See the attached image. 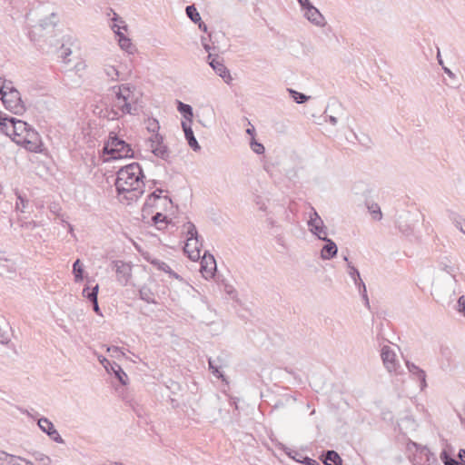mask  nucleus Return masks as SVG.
Returning <instances> with one entry per match:
<instances>
[{
    "instance_id": "8fccbe9b",
    "label": "nucleus",
    "mask_w": 465,
    "mask_h": 465,
    "mask_svg": "<svg viewBox=\"0 0 465 465\" xmlns=\"http://www.w3.org/2000/svg\"><path fill=\"white\" fill-rule=\"evenodd\" d=\"M155 202L148 201V197L145 200V203H143L142 212L143 213H150L152 212V209L154 206Z\"/></svg>"
},
{
    "instance_id": "39448f33",
    "label": "nucleus",
    "mask_w": 465,
    "mask_h": 465,
    "mask_svg": "<svg viewBox=\"0 0 465 465\" xmlns=\"http://www.w3.org/2000/svg\"><path fill=\"white\" fill-rule=\"evenodd\" d=\"M183 226L186 227V243L183 246V252L191 261H197L200 258L203 246L202 241H200L201 236L192 222H187Z\"/></svg>"
},
{
    "instance_id": "13d9d810",
    "label": "nucleus",
    "mask_w": 465,
    "mask_h": 465,
    "mask_svg": "<svg viewBox=\"0 0 465 465\" xmlns=\"http://www.w3.org/2000/svg\"><path fill=\"white\" fill-rule=\"evenodd\" d=\"M302 463L306 465H320V463L317 460L311 459L309 457L303 458Z\"/></svg>"
},
{
    "instance_id": "473e14b6",
    "label": "nucleus",
    "mask_w": 465,
    "mask_h": 465,
    "mask_svg": "<svg viewBox=\"0 0 465 465\" xmlns=\"http://www.w3.org/2000/svg\"><path fill=\"white\" fill-rule=\"evenodd\" d=\"M144 259L159 271L166 272L168 270H170V266L166 262L157 258L152 257L149 254L144 256Z\"/></svg>"
},
{
    "instance_id": "f03ea898",
    "label": "nucleus",
    "mask_w": 465,
    "mask_h": 465,
    "mask_svg": "<svg viewBox=\"0 0 465 465\" xmlns=\"http://www.w3.org/2000/svg\"><path fill=\"white\" fill-rule=\"evenodd\" d=\"M115 94V102L111 107H105L100 111V117L109 121L117 120L120 116L119 112L123 114H135L136 108L132 106L133 91L129 84H120L113 87Z\"/></svg>"
},
{
    "instance_id": "3c124183",
    "label": "nucleus",
    "mask_w": 465,
    "mask_h": 465,
    "mask_svg": "<svg viewBox=\"0 0 465 465\" xmlns=\"http://www.w3.org/2000/svg\"><path fill=\"white\" fill-rule=\"evenodd\" d=\"M457 310L465 315V296L461 295L459 297L457 302Z\"/></svg>"
},
{
    "instance_id": "774afa93",
    "label": "nucleus",
    "mask_w": 465,
    "mask_h": 465,
    "mask_svg": "<svg viewBox=\"0 0 465 465\" xmlns=\"http://www.w3.org/2000/svg\"><path fill=\"white\" fill-rule=\"evenodd\" d=\"M458 456H459V458H460L463 462H465V450H464V449H460V450Z\"/></svg>"
},
{
    "instance_id": "4c0bfd02",
    "label": "nucleus",
    "mask_w": 465,
    "mask_h": 465,
    "mask_svg": "<svg viewBox=\"0 0 465 465\" xmlns=\"http://www.w3.org/2000/svg\"><path fill=\"white\" fill-rule=\"evenodd\" d=\"M440 458L442 460V462L444 463V465H462L461 463L457 461L455 459L451 458L446 449H444L441 451Z\"/></svg>"
},
{
    "instance_id": "7ed1b4c3",
    "label": "nucleus",
    "mask_w": 465,
    "mask_h": 465,
    "mask_svg": "<svg viewBox=\"0 0 465 465\" xmlns=\"http://www.w3.org/2000/svg\"><path fill=\"white\" fill-rule=\"evenodd\" d=\"M103 150L104 153L109 155V160L135 158L132 145L114 131L109 133Z\"/></svg>"
},
{
    "instance_id": "c756f323",
    "label": "nucleus",
    "mask_w": 465,
    "mask_h": 465,
    "mask_svg": "<svg viewBox=\"0 0 465 465\" xmlns=\"http://www.w3.org/2000/svg\"><path fill=\"white\" fill-rule=\"evenodd\" d=\"M449 218L455 225V227L461 232L464 233L465 230V219L454 211H449Z\"/></svg>"
},
{
    "instance_id": "69168bd1",
    "label": "nucleus",
    "mask_w": 465,
    "mask_h": 465,
    "mask_svg": "<svg viewBox=\"0 0 465 465\" xmlns=\"http://www.w3.org/2000/svg\"><path fill=\"white\" fill-rule=\"evenodd\" d=\"M327 122H329L331 124L335 125L337 124V118L333 115H326Z\"/></svg>"
},
{
    "instance_id": "c03bdc74",
    "label": "nucleus",
    "mask_w": 465,
    "mask_h": 465,
    "mask_svg": "<svg viewBox=\"0 0 465 465\" xmlns=\"http://www.w3.org/2000/svg\"><path fill=\"white\" fill-rule=\"evenodd\" d=\"M99 361L103 365V367L105 369V371L110 372L111 368L116 363L115 361H109L104 356L99 357Z\"/></svg>"
},
{
    "instance_id": "b1692460",
    "label": "nucleus",
    "mask_w": 465,
    "mask_h": 465,
    "mask_svg": "<svg viewBox=\"0 0 465 465\" xmlns=\"http://www.w3.org/2000/svg\"><path fill=\"white\" fill-rule=\"evenodd\" d=\"M160 223H163L165 226L175 227V223L172 221V219H169L168 216L163 213L158 212L152 216L151 224L154 225L157 230L163 231V227H160Z\"/></svg>"
},
{
    "instance_id": "bf43d9fd",
    "label": "nucleus",
    "mask_w": 465,
    "mask_h": 465,
    "mask_svg": "<svg viewBox=\"0 0 465 465\" xmlns=\"http://www.w3.org/2000/svg\"><path fill=\"white\" fill-rule=\"evenodd\" d=\"M166 273L171 278H174V279L179 280V281H183V277L181 275H179L178 273H176L174 271H173L171 268H170V270H168L166 272Z\"/></svg>"
},
{
    "instance_id": "de8ad7c7",
    "label": "nucleus",
    "mask_w": 465,
    "mask_h": 465,
    "mask_svg": "<svg viewBox=\"0 0 465 465\" xmlns=\"http://www.w3.org/2000/svg\"><path fill=\"white\" fill-rule=\"evenodd\" d=\"M163 192V190L159 189V188L154 190L153 193H151L148 195V201L156 202L157 200H159L162 197Z\"/></svg>"
},
{
    "instance_id": "1a4fd4ad",
    "label": "nucleus",
    "mask_w": 465,
    "mask_h": 465,
    "mask_svg": "<svg viewBox=\"0 0 465 465\" xmlns=\"http://www.w3.org/2000/svg\"><path fill=\"white\" fill-rule=\"evenodd\" d=\"M112 29L117 37L120 47L128 53H133L134 45L131 42V39L127 37L123 32H121L122 29L126 31L127 25H125L124 21H123L122 18L115 13Z\"/></svg>"
},
{
    "instance_id": "a211bd4d",
    "label": "nucleus",
    "mask_w": 465,
    "mask_h": 465,
    "mask_svg": "<svg viewBox=\"0 0 465 465\" xmlns=\"http://www.w3.org/2000/svg\"><path fill=\"white\" fill-rule=\"evenodd\" d=\"M302 11L304 12V17L314 25L322 27L326 25L324 16L312 4Z\"/></svg>"
},
{
    "instance_id": "2f4dec72",
    "label": "nucleus",
    "mask_w": 465,
    "mask_h": 465,
    "mask_svg": "<svg viewBox=\"0 0 465 465\" xmlns=\"http://www.w3.org/2000/svg\"><path fill=\"white\" fill-rule=\"evenodd\" d=\"M98 292H99V284L96 283L93 287H90L88 285L84 286V288L83 289L82 294L89 302H92L93 300L98 298Z\"/></svg>"
},
{
    "instance_id": "58836bf2",
    "label": "nucleus",
    "mask_w": 465,
    "mask_h": 465,
    "mask_svg": "<svg viewBox=\"0 0 465 465\" xmlns=\"http://www.w3.org/2000/svg\"><path fill=\"white\" fill-rule=\"evenodd\" d=\"M32 456L36 461L40 462L42 465H51L52 463V460L50 459V457L42 452L34 451L32 453Z\"/></svg>"
},
{
    "instance_id": "dca6fc26",
    "label": "nucleus",
    "mask_w": 465,
    "mask_h": 465,
    "mask_svg": "<svg viewBox=\"0 0 465 465\" xmlns=\"http://www.w3.org/2000/svg\"><path fill=\"white\" fill-rule=\"evenodd\" d=\"M201 272L204 279L209 280L214 277L217 272V264L215 258L213 254L209 253L208 251L204 252V254L201 261Z\"/></svg>"
},
{
    "instance_id": "a19ab883",
    "label": "nucleus",
    "mask_w": 465,
    "mask_h": 465,
    "mask_svg": "<svg viewBox=\"0 0 465 465\" xmlns=\"http://www.w3.org/2000/svg\"><path fill=\"white\" fill-rule=\"evenodd\" d=\"M251 149L256 153V154H262L265 152V148L263 144L260 142H258L255 138H252L250 143Z\"/></svg>"
},
{
    "instance_id": "4be33fe9",
    "label": "nucleus",
    "mask_w": 465,
    "mask_h": 465,
    "mask_svg": "<svg viewBox=\"0 0 465 465\" xmlns=\"http://www.w3.org/2000/svg\"><path fill=\"white\" fill-rule=\"evenodd\" d=\"M406 366L411 376L419 381L420 390H423L425 387H427L425 371L409 361H406Z\"/></svg>"
},
{
    "instance_id": "0eeeda50",
    "label": "nucleus",
    "mask_w": 465,
    "mask_h": 465,
    "mask_svg": "<svg viewBox=\"0 0 465 465\" xmlns=\"http://www.w3.org/2000/svg\"><path fill=\"white\" fill-rule=\"evenodd\" d=\"M22 136L23 137L18 142V145L31 153H39L43 152L44 143L41 136L31 125Z\"/></svg>"
},
{
    "instance_id": "f704fd0d",
    "label": "nucleus",
    "mask_w": 465,
    "mask_h": 465,
    "mask_svg": "<svg viewBox=\"0 0 465 465\" xmlns=\"http://www.w3.org/2000/svg\"><path fill=\"white\" fill-rule=\"evenodd\" d=\"M185 13L193 23L196 24L201 22V15L193 5H187L185 7Z\"/></svg>"
},
{
    "instance_id": "49530a36",
    "label": "nucleus",
    "mask_w": 465,
    "mask_h": 465,
    "mask_svg": "<svg viewBox=\"0 0 465 465\" xmlns=\"http://www.w3.org/2000/svg\"><path fill=\"white\" fill-rule=\"evenodd\" d=\"M160 128L159 123L157 120L153 119L152 121L149 120V125L147 126V129L149 132L153 133V134H158V130Z\"/></svg>"
},
{
    "instance_id": "5fc2aeb1",
    "label": "nucleus",
    "mask_w": 465,
    "mask_h": 465,
    "mask_svg": "<svg viewBox=\"0 0 465 465\" xmlns=\"http://www.w3.org/2000/svg\"><path fill=\"white\" fill-rule=\"evenodd\" d=\"M107 351L111 353V356H114L116 354L124 355V352L121 351V348L118 346L111 345L107 348Z\"/></svg>"
},
{
    "instance_id": "393cba45",
    "label": "nucleus",
    "mask_w": 465,
    "mask_h": 465,
    "mask_svg": "<svg viewBox=\"0 0 465 465\" xmlns=\"http://www.w3.org/2000/svg\"><path fill=\"white\" fill-rule=\"evenodd\" d=\"M177 111L182 114L184 120L182 122L193 123V110L192 105L177 100Z\"/></svg>"
},
{
    "instance_id": "2eb2a0df",
    "label": "nucleus",
    "mask_w": 465,
    "mask_h": 465,
    "mask_svg": "<svg viewBox=\"0 0 465 465\" xmlns=\"http://www.w3.org/2000/svg\"><path fill=\"white\" fill-rule=\"evenodd\" d=\"M209 65L213 68L217 75H219L225 83L229 84L232 81L230 71L223 64V60L219 55L213 56L212 54L208 55Z\"/></svg>"
},
{
    "instance_id": "052dcab7",
    "label": "nucleus",
    "mask_w": 465,
    "mask_h": 465,
    "mask_svg": "<svg viewBox=\"0 0 465 465\" xmlns=\"http://www.w3.org/2000/svg\"><path fill=\"white\" fill-rule=\"evenodd\" d=\"M297 2L299 3L302 10L312 4L310 0H297Z\"/></svg>"
},
{
    "instance_id": "f8f14e48",
    "label": "nucleus",
    "mask_w": 465,
    "mask_h": 465,
    "mask_svg": "<svg viewBox=\"0 0 465 465\" xmlns=\"http://www.w3.org/2000/svg\"><path fill=\"white\" fill-rule=\"evenodd\" d=\"M348 273L350 277L352 279L355 286L357 287L359 293L364 302V305L367 308H370V302L366 285L362 279L361 278L359 270L351 262H348Z\"/></svg>"
},
{
    "instance_id": "7c9ffc66",
    "label": "nucleus",
    "mask_w": 465,
    "mask_h": 465,
    "mask_svg": "<svg viewBox=\"0 0 465 465\" xmlns=\"http://www.w3.org/2000/svg\"><path fill=\"white\" fill-rule=\"evenodd\" d=\"M72 272L75 282H80L84 280V267L80 259H76L74 262Z\"/></svg>"
},
{
    "instance_id": "680f3d73",
    "label": "nucleus",
    "mask_w": 465,
    "mask_h": 465,
    "mask_svg": "<svg viewBox=\"0 0 465 465\" xmlns=\"http://www.w3.org/2000/svg\"><path fill=\"white\" fill-rule=\"evenodd\" d=\"M8 81L9 80L0 77V95L3 94Z\"/></svg>"
},
{
    "instance_id": "ddd939ff",
    "label": "nucleus",
    "mask_w": 465,
    "mask_h": 465,
    "mask_svg": "<svg viewBox=\"0 0 465 465\" xmlns=\"http://www.w3.org/2000/svg\"><path fill=\"white\" fill-rule=\"evenodd\" d=\"M381 358L382 363L389 372L397 373L398 369L401 367L396 359L395 351L389 346L383 345L381 349Z\"/></svg>"
},
{
    "instance_id": "412c9836",
    "label": "nucleus",
    "mask_w": 465,
    "mask_h": 465,
    "mask_svg": "<svg viewBox=\"0 0 465 465\" xmlns=\"http://www.w3.org/2000/svg\"><path fill=\"white\" fill-rule=\"evenodd\" d=\"M192 124L193 123H189V122H182L181 125H182V129L184 133V137H185V140L187 141L188 145L194 152H198L201 150V146H200L196 137L194 136V134H193V131L192 128Z\"/></svg>"
},
{
    "instance_id": "cd10ccee",
    "label": "nucleus",
    "mask_w": 465,
    "mask_h": 465,
    "mask_svg": "<svg viewBox=\"0 0 465 465\" xmlns=\"http://www.w3.org/2000/svg\"><path fill=\"white\" fill-rule=\"evenodd\" d=\"M139 298L147 303L157 304L153 292L145 284L139 289Z\"/></svg>"
},
{
    "instance_id": "f3484780",
    "label": "nucleus",
    "mask_w": 465,
    "mask_h": 465,
    "mask_svg": "<svg viewBox=\"0 0 465 465\" xmlns=\"http://www.w3.org/2000/svg\"><path fill=\"white\" fill-rule=\"evenodd\" d=\"M308 226L310 232L313 235H315L319 240H321V238H322L323 235L327 236V227L324 225L323 221L317 213L315 209H312V213L310 215Z\"/></svg>"
},
{
    "instance_id": "5701e85b",
    "label": "nucleus",
    "mask_w": 465,
    "mask_h": 465,
    "mask_svg": "<svg viewBox=\"0 0 465 465\" xmlns=\"http://www.w3.org/2000/svg\"><path fill=\"white\" fill-rule=\"evenodd\" d=\"M55 18H56V15L54 13H52L50 15V16L41 19L39 21L38 25L35 26V29L39 32H42V31L53 32V30L57 23V21L54 20Z\"/></svg>"
},
{
    "instance_id": "423d86ee",
    "label": "nucleus",
    "mask_w": 465,
    "mask_h": 465,
    "mask_svg": "<svg viewBox=\"0 0 465 465\" xmlns=\"http://www.w3.org/2000/svg\"><path fill=\"white\" fill-rule=\"evenodd\" d=\"M3 119L1 122L5 124V127L0 129V132L18 144L19 140L23 137L22 135L26 133L30 125L23 120L6 114L4 115Z\"/></svg>"
},
{
    "instance_id": "864d4df0",
    "label": "nucleus",
    "mask_w": 465,
    "mask_h": 465,
    "mask_svg": "<svg viewBox=\"0 0 465 465\" xmlns=\"http://www.w3.org/2000/svg\"><path fill=\"white\" fill-rule=\"evenodd\" d=\"M38 226H39V223H37L35 221L25 222L21 224V227H23L25 229H28V230H34L35 228H36Z\"/></svg>"
},
{
    "instance_id": "e2e57ef3",
    "label": "nucleus",
    "mask_w": 465,
    "mask_h": 465,
    "mask_svg": "<svg viewBox=\"0 0 465 465\" xmlns=\"http://www.w3.org/2000/svg\"><path fill=\"white\" fill-rule=\"evenodd\" d=\"M196 24L198 25V27H199V29H200L201 31L205 32V33H207V32H208V27H207V25H205V23H203L202 20H201V22H198V23H196Z\"/></svg>"
},
{
    "instance_id": "4d7b16f0",
    "label": "nucleus",
    "mask_w": 465,
    "mask_h": 465,
    "mask_svg": "<svg viewBox=\"0 0 465 465\" xmlns=\"http://www.w3.org/2000/svg\"><path fill=\"white\" fill-rule=\"evenodd\" d=\"M93 305V311L99 316H103V313H102V311L99 307V303H98V298L93 300L92 302H90Z\"/></svg>"
},
{
    "instance_id": "338daca9",
    "label": "nucleus",
    "mask_w": 465,
    "mask_h": 465,
    "mask_svg": "<svg viewBox=\"0 0 465 465\" xmlns=\"http://www.w3.org/2000/svg\"><path fill=\"white\" fill-rule=\"evenodd\" d=\"M292 458L299 462H302V459H303L302 455L298 451H294V455L292 456Z\"/></svg>"
},
{
    "instance_id": "6e6d98bb",
    "label": "nucleus",
    "mask_w": 465,
    "mask_h": 465,
    "mask_svg": "<svg viewBox=\"0 0 465 465\" xmlns=\"http://www.w3.org/2000/svg\"><path fill=\"white\" fill-rule=\"evenodd\" d=\"M212 361H215V363L221 364V367H225L227 365V361H226L224 353L218 355L215 359L212 358Z\"/></svg>"
},
{
    "instance_id": "c9c22d12",
    "label": "nucleus",
    "mask_w": 465,
    "mask_h": 465,
    "mask_svg": "<svg viewBox=\"0 0 465 465\" xmlns=\"http://www.w3.org/2000/svg\"><path fill=\"white\" fill-rule=\"evenodd\" d=\"M444 260H447V258L445 257L444 259L440 261V262H439L440 269L444 271V272H446L447 273L450 274L452 279H453V281L455 282H457L458 281H457L456 275L454 273L455 271H456L455 267L448 264V262L446 261H444Z\"/></svg>"
},
{
    "instance_id": "aec40b11",
    "label": "nucleus",
    "mask_w": 465,
    "mask_h": 465,
    "mask_svg": "<svg viewBox=\"0 0 465 465\" xmlns=\"http://www.w3.org/2000/svg\"><path fill=\"white\" fill-rule=\"evenodd\" d=\"M38 426L40 429L47 433V435L55 442L63 443L64 440L54 429L53 423L46 418H41L38 420Z\"/></svg>"
},
{
    "instance_id": "a878e982",
    "label": "nucleus",
    "mask_w": 465,
    "mask_h": 465,
    "mask_svg": "<svg viewBox=\"0 0 465 465\" xmlns=\"http://www.w3.org/2000/svg\"><path fill=\"white\" fill-rule=\"evenodd\" d=\"M110 375H114V378L124 386L128 384L129 378L126 374V372L123 370L121 365L118 363H115L110 370V372H108Z\"/></svg>"
},
{
    "instance_id": "c85d7f7f",
    "label": "nucleus",
    "mask_w": 465,
    "mask_h": 465,
    "mask_svg": "<svg viewBox=\"0 0 465 465\" xmlns=\"http://www.w3.org/2000/svg\"><path fill=\"white\" fill-rule=\"evenodd\" d=\"M324 465H341L342 460L335 450H327L323 455Z\"/></svg>"
},
{
    "instance_id": "a18cd8bd",
    "label": "nucleus",
    "mask_w": 465,
    "mask_h": 465,
    "mask_svg": "<svg viewBox=\"0 0 465 465\" xmlns=\"http://www.w3.org/2000/svg\"><path fill=\"white\" fill-rule=\"evenodd\" d=\"M71 54H72L71 49L70 48H64V44H61L59 57H61L64 63L68 62L67 57Z\"/></svg>"
},
{
    "instance_id": "20e7f679",
    "label": "nucleus",
    "mask_w": 465,
    "mask_h": 465,
    "mask_svg": "<svg viewBox=\"0 0 465 465\" xmlns=\"http://www.w3.org/2000/svg\"><path fill=\"white\" fill-rule=\"evenodd\" d=\"M4 107L10 113L22 115L26 107L22 100L20 92L14 86L12 81H8L3 94L0 95Z\"/></svg>"
},
{
    "instance_id": "bb28decb",
    "label": "nucleus",
    "mask_w": 465,
    "mask_h": 465,
    "mask_svg": "<svg viewBox=\"0 0 465 465\" xmlns=\"http://www.w3.org/2000/svg\"><path fill=\"white\" fill-rule=\"evenodd\" d=\"M207 361H208L209 370L211 371L212 374L215 378L221 380L223 382L228 384L229 381H228L225 374L223 373V371H222V370H221L223 368V367H221V364H217V363H215V361H212V357H209L207 359Z\"/></svg>"
},
{
    "instance_id": "603ef678",
    "label": "nucleus",
    "mask_w": 465,
    "mask_h": 465,
    "mask_svg": "<svg viewBox=\"0 0 465 465\" xmlns=\"http://www.w3.org/2000/svg\"><path fill=\"white\" fill-rule=\"evenodd\" d=\"M285 175H286V177H287L289 180H291V181H292V182H295V181H296V179L298 178L297 170H296V169H294V168H292V169L287 170V171H286V173H285Z\"/></svg>"
},
{
    "instance_id": "72a5a7b5",
    "label": "nucleus",
    "mask_w": 465,
    "mask_h": 465,
    "mask_svg": "<svg viewBox=\"0 0 465 465\" xmlns=\"http://www.w3.org/2000/svg\"><path fill=\"white\" fill-rule=\"evenodd\" d=\"M291 98L296 103V104H305L310 96L306 95L305 94L303 93H301V92H298L294 89H292V88H288L287 89Z\"/></svg>"
},
{
    "instance_id": "09e8293b",
    "label": "nucleus",
    "mask_w": 465,
    "mask_h": 465,
    "mask_svg": "<svg viewBox=\"0 0 465 465\" xmlns=\"http://www.w3.org/2000/svg\"><path fill=\"white\" fill-rule=\"evenodd\" d=\"M12 459V454L0 450V465H7Z\"/></svg>"
},
{
    "instance_id": "e433bc0d",
    "label": "nucleus",
    "mask_w": 465,
    "mask_h": 465,
    "mask_svg": "<svg viewBox=\"0 0 465 465\" xmlns=\"http://www.w3.org/2000/svg\"><path fill=\"white\" fill-rule=\"evenodd\" d=\"M368 210L371 213L372 218L376 221H380L382 218V213L381 211V207L376 203H371V204H368Z\"/></svg>"
},
{
    "instance_id": "9d476101",
    "label": "nucleus",
    "mask_w": 465,
    "mask_h": 465,
    "mask_svg": "<svg viewBox=\"0 0 465 465\" xmlns=\"http://www.w3.org/2000/svg\"><path fill=\"white\" fill-rule=\"evenodd\" d=\"M151 143V152L154 156L171 163L170 160V150L166 144L163 143V137L160 134H153L149 138Z\"/></svg>"
},
{
    "instance_id": "37998d69",
    "label": "nucleus",
    "mask_w": 465,
    "mask_h": 465,
    "mask_svg": "<svg viewBox=\"0 0 465 465\" xmlns=\"http://www.w3.org/2000/svg\"><path fill=\"white\" fill-rule=\"evenodd\" d=\"M27 460L23 457L12 455V459L7 465H27Z\"/></svg>"
},
{
    "instance_id": "6ab92c4d",
    "label": "nucleus",
    "mask_w": 465,
    "mask_h": 465,
    "mask_svg": "<svg viewBox=\"0 0 465 465\" xmlns=\"http://www.w3.org/2000/svg\"><path fill=\"white\" fill-rule=\"evenodd\" d=\"M321 241L325 242L321 250V258L322 260H331L336 257L338 253V246L335 242L332 239L328 238L326 235H323V237L321 238Z\"/></svg>"
},
{
    "instance_id": "0e129e2a",
    "label": "nucleus",
    "mask_w": 465,
    "mask_h": 465,
    "mask_svg": "<svg viewBox=\"0 0 465 465\" xmlns=\"http://www.w3.org/2000/svg\"><path fill=\"white\" fill-rule=\"evenodd\" d=\"M201 41H202V45H203V47L204 48V50L206 52H210L211 46H210L209 44H207L206 38L205 37H202Z\"/></svg>"
},
{
    "instance_id": "9b49d317",
    "label": "nucleus",
    "mask_w": 465,
    "mask_h": 465,
    "mask_svg": "<svg viewBox=\"0 0 465 465\" xmlns=\"http://www.w3.org/2000/svg\"><path fill=\"white\" fill-rule=\"evenodd\" d=\"M395 225L403 235L407 237L414 235L415 221L410 212L400 213L396 218Z\"/></svg>"
},
{
    "instance_id": "ea45409f",
    "label": "nucleus",
    "mask_w": 465,
    "mask_h": 465,
    "mask_svg": "<svg viewBox=\"0 0 465 465\" xmlns=\"http://www.w3.org/2000/svg\"><path fill=\"white\" fill-rule=\"evenodd\" d=\"M419 450L421 454L426 456V460L429 462V464L437 463V461H438L437 458L435 457L434 453H432L428 447L422 446Z\"/></svg>"
},
{
    "instance_id": "f257e3e1",
    "label": "nucleus",
    "mask_w": 465,
    "mask_h": 465,
    "mask_svg": "<svg viewBox=\"0 0 465 465\" xmlns=\"http://www.w3.org/2000/svg\"><path fill=\"white\" fill-rule=\"evenodd\" d=\"M144 178L139 163L134 162L121 167L114 182L117 195H124L128 203L137 201L144 193Z\"/></svg>"
},
{
    "instance_id": "79ce46f5",
    "label": "nucleus",
    "mask_w": 465,
    "mask_h": 465,
    "mask_svg": "<svg viewBox=\"0 0 465 465\" xmlns=\"http://www.w3.org/2000/svg\"><path fill=\"white\" fill-rule=\"evenodd\" d=\"M17 196V202H16V209L19 212H24L25 208L28 204V200L25 197V195L21 194L20 193L16 192Z\"/></svg>"
},
{
    "instance_id": "6e6552de",
    "label": "nucleus",
    "mask_w": 465,
    "mask_h": 465,
    "mask_svg": "<svg viewBox=\"0 0 465 465\" xmlns=\"http://www.w3.org/2000/svg\"><path fill=\"white\" fill-rule=\"evenodd\" d=\"M295 404L301 406L311 407V403L306 401V399L297 391L287 390L284 393L278 395L277 400L273 404H269V407H287Z\"/></svg>"
},
{
    "instance_id": "4468645a",
    "label": "nucleus",
    "mask_w": 465,
    "mask_h": 465,
    "mask_svg": "<svg viewBox=\"0 0 465 465\" xmlns=\"http://www.w3.org/2000/svg\"><path fill=\"white\" fill-rule=\"evenodd\" d=\"M113 269L115 270L116 278L123 286L127 285L132 276V266L124 261L114 260L112 262Z\"/></svg>"
}]
</instances>
